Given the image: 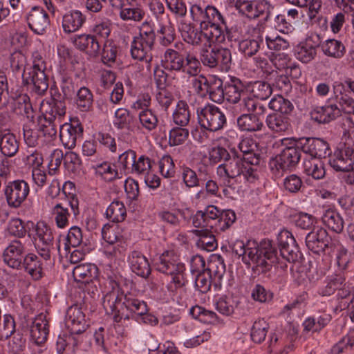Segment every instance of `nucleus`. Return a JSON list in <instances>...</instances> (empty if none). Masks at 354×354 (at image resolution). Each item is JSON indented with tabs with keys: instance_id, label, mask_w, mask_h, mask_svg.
<instances>
[{
	"instance_id": "1",
	"label": "nucleus",
	"mask_w": 354,
	"mask_h": 354,
	"mask_svg": "<svg viewBox=\"0 0 354 354\" xmlns=\"http://www.w3.org/2000/svg\"><path fill=\"white\" fill-rule=\"evenodd\" d=\"M189 12L192 21L199 26L196 28L190 23H180L178 28L182 38L188 44L202 48L201 59L204 66L215 68L216 47L210 50L208 48L225 43V19L216 7L201 3L192 4Z\"/></svg>"
},
{
	"instance_id": "2",
	"label": "nucleus",
	"mask_w": 354,
	"mask_h": 354,
	"mask_svg": "<svg viewBox=\"0 0 354 354\" xmlns=\"http://www.w3.org/2000/svg\"><path fill=\"white\" fill-rule=\"evenodd\" d=\"M102 305L106 314L112 316L114 322L120 323L129 315L141 317L146 315L148 308L146 302L138 299L131 293L124 295L118 283L112 278L104 282Z\"/></svg>"
},
{
	"instance_id": "3",
	"label": "nucleus",
	"mask_w": 354,
	"mask_h": 354,
	"mask_svg": "<svg viewBox=\"0 0 354 354\" xmlns=\"http://www.w3.org/2000/svg\"><path fill=\"white\" fill-rule=\"evenodd\" d=\"M234 254L242 257V261L252 266L253 270L265 272L276 260L277 252L270 243L259 245L254 241L236 240L231 246Z\"/></svg>"
},
{
	"instance_id": "4",
	"label": "nucleus",
	"mask_w": 354,
	"mask_h": 354,
	"mask_svg": "<svg viewBox=\"0 0 354 354\" xmlns=\"http://www.w3.org/2000/svg\"><path fill=\"white\" fill-rule=\"evenodd\" d=\"M216 174L219 180L225 184L229 183L230 179L241 176L249 183H253L257 178V171L252 165L238 156L229 157L218 165Z\"/></svg>"
},
{
	"instance_id": "5",
	"label": "nucleus",
	"mask_w": 354,
	"mask_h": 354,
	"mask_svg": "<svg viewBox=\"0 0 354 354\" xmlns=\"http://www.w3.org/2000/svg\"><path fill=\"white\" fill-rule=\"evenodd\" d=\"M157 270L171 277V285L176 289L183 288L187 283L185 264L179 261L174 250H166L156 263Z\"/></svg>"
},
{
	"instance_id": "6",
	"label": "nucleus",
	"mask_w": 354,
	"mask_h": 354,
	"mask_svg": "<svg viewBox=\"0 0 354 354\" xmlns=\"http://www.w3.org/2000/svg\"><path fill=\"white\" fill-rule=\"evenodd\" d=\"M32 66L24 71L22 74L23 82L26 85L32 84L34 91L41 95L46 93L48 88V80L45 74L46 63L38 52L32 53Z\"/></svg>"
},
{
	"instance_id": "7",
	"label": "nucleus",
	"mask_w": 354,
	"mask_h": 354,
	"mask_svg": "<svg viewBox=\"0 0 354 354\" xmlns=\"http://www.w3.org/2000/svg\"><path fill=\"white\" fill-rule=\"evenodd\" d=\"M162 62L166 69L182 71L189 75H196L200 71L199 61L192 55L184 56L178 51L167 48L162 58Z\"/></svg>"
},
{
	"instance_id": "8",
	"label": "nucleus",
	"mask_w": 354,
	"mask_h": 354,
	"mask_svg": "<svg viewBox=\"0 0 354 354\" xmlns=\"http://www.w3.org/2000/svg\"><path fill=\"white\" fill-rule=\"evenodd\" d=\"M197 115L201 126L211 131L221 129L226 123L225 114L218 107L212 104H207L198 109Z\"/></svg>"
},
{
	"instance_id": "9",
	"label": "nucleus",
	"mask_w": 354,
	"mask_h": 354,
	"mask_svg": "<svg viewBox=\"0 0 354 354\" xmlns=\"http://www.w3.org/2000/svg\"><path fill=\"white\" fill-rule=\"evenodd\" d=\"M234 3L236 10L250 19L263 17L267 19L272 7L266 0H229Z\"/></svg>"
},
{
	"instance_id": "10",
	"label": "nucleus",
	"mask_w": 354,
	"mask_h": 354,
	"mask_svg": "<svg viewBox=\"0 0 354 354\" xmlns=\"http://www.w3.org/2000/svg\"><path fill=\"white\" fill-rule=\"evenodd\" d=\"M50 213L56 226L59 229H65L69 225L71 214L76 216L80 214L79 201L73 196L69 198L66 205L62 203H56L52 207Z\"/></svg>"
},
{
	"instance_id": "11",
	"label": "nucleus",
	"mask_w": 354,
	"mask_h": 354,
	"mask_svg": "<svg viewBox=\"0 0 354 354\" xmlns=\"http://www.w3.org/2000/svg\"><path fill=\"white\" fill-rule=\"evenodd\" d=\"M294 145L286 147L279 155L272 158L269 162L270 169L279 174L289 167L295 166L300 160V146H295V140H293Z\"/></svg>"
},
{
	"instance_id": "12",
	"label": "nucleus",
	"mask_w": 354,
	"mask_h": 354,
	"mask_svg": "<svg viewBox=\"0 0 354 354\" xmlns=\"http://www.w3.org/2000/svg\"><path fill=\"white\" fill-rule=\"evenodd\" d=\"M30 185L24 180L10 181L5 187L4 194L9 207L19 208L30 194Z\"/></svg>"
},
{
	"instance_id": "13",
	"label": "nucleus",
	"mask_w": 354,
	"mask_h": 354,
	"mask_svg": "<svg viewBox=\"0 0 354 354\" xmlns=\"http://www.w3.org/2000/svg\"><path fill=\"white\" fill-rule=\"evenodd\" d=\"M328 162L337 171H354V149L345 147L335 150L330 156Z\"/></svg>"
},
{
	"instance_id": "14",
	"label": "nucleus",
	"mask_w": 354,
	"mask_h": 354,
	"mask_svg": "<svg viewBox=\"0 0 354 354\" xmlns=\"http://www.w3.org/2000/svg\"><path fill=\"white\" fill-rule=\"evenodd\" d=\"M83 128L77 119L66 122L60 127L59 138L65 148L73 149L76 145L77 139L82 136Z\"/></svg>"
},
{
	"instance_id": "15",
	"label": "nucleus",
	"mask_w": 354,
	"mask_h": 354,
	"mask_svg": "<svg viewBox=\"0 0 354 354\" xmlns=\"http://www.w3.org/2000/svg\"><path fill=\"white\" fill-rule=\"evenodd\" d=\"M278 239L283 258L289 262L297 261L300 254L292 234L288 230H283L279 233Z\"/></svg>"
},
{
	"instance_id": "16",
	"label": "nucleus",
	"mask_w": 354,
	"mask_h": 354,
	"mask_svg": "<svg viewBox=\"0 0 354 354\" xmlns=\"http://www.w3.org/2000/svg\"><path fill=\"white\" fill-rule=\"evenodd\" d=\"M301 149L305 153L311 156V158L321 159L329 155L328 143L320 138H302L299 142Z\"/></svg>"
},
{
	"instance_id": "17",
	"label": "nucleus",
	"mask_w": 354,
	"mask_h": 354,
	"mask_svg": "<svg viewBox=\"0 0 354 354\" xmlns=\"http://www.w3.org/2000/svg\"><path fill=\"white\" fill-rule=\"evenodd\" d=\"M247 32L248 37L239 41V50L245 55L251 57L258 52L263 38L259 28L248 26Z\"/></svg>"
},
{
	"instance_id": "18",
	"label": "nucleus",
	"mask_w": 354,
	"mask_h": 354,
	"mask_svg": "<svg viewBox=\"0 0 354 354\" xmlns=\"http://www.w3.org/2000/svg\"><path fill=\"white\" fill-rule=\"evenodd\" d=\"M153 43L148 41L142 38L134 37L131 44V54L134 59L143 62L147 70H150V62L152 56L151 51L152 50Z\"/></svg>"
},
{
	"instance_id": "19",
	"label": "nucleus",
	"mask_w": 354,
	"mask_h": 354,
	"mask_svg": "<svg viewBox=\"0 0 354 354\" xmlns=\"http://www.w3.org/2000/svg\"><path fill=\"white\" fill-rule=\"evenodd\" d=\"M66 326L72 334H79L84 332L86 327L85 315L81 308L77 305L69 307L66 312Z\"/></svg>"
},
{
	"instance_id": "20",
	"label": "nucleus",
	"mask_w": 354,
	"mask_h": 354,
	"mask_svg": "<svg viewBox=\"0 0 354 354\" xmlns=\"http://www.w3.org/2000/svg\"><path fill=\"white\" fill-rule=\"evenodd\" d=\"M73 44L77 49L90 57H96L100 53V42L91 34L75 35L73 38Z\"/></svg>"
},
{
	"instance_id": "21",
	"label": "nucleus",
	"mask_w": 354,
	"mask_h": 354,
	"mask_svg": "<svg viewBox=\"0 0 354 354\" xmlns=\"http://www.w3.org/2000/svg\"><path fill=\"white\" fill-rule=\"evenodd\" d=\"M24 246L19 241H13L4 250L3 259L4 263L13 269L21 268Z\"/></svg>"
},
{
	"instance_id": "22",
	"label": "nucleus",
	"mask_w": 354,
	"mask_h": 354,
	"mask_svg": "<svg viewBox=\"0 0 354 354\" xmlns=\"http://www.w3.org/2000/svg\"><path fill=\"white\" fill-rule=\"evenodd\" d=\"M26 19L30 28L39 35L46 30L50 23L47 13L39 6L32 7Z\"/></svg>"
},
{
	"instance_id": "23",
	"label": "nucleus",
	"mask_w": 354,
	"mask_h": 354,
	"mask_svg": "<svg viewBox=\"0 0 354 354\" xmlns=\"http://www.w3.org/2000/svg\"><path fill=\"white\" fill-rule=\"evenodd\" d=\"M328 243V233L322 227H315L306 235V246L314 253L319 254L323 252Z\"/></svg>"
},
{
	"instance_id": "24",
	"label": "nucleus",
	"mask_w": 354,
	"mask_h": 354,
	"mask_svg": "<svg viewBox=\"0 0 354 354\" xmlns=\"http://www.w3.org/2000/svg\"><path fill=\"white\" fill-rule=\"evenodd\" d=\"M86 16L78 10H73L62 17V27L65 33H72L79 30L86 22Z\"/></svg>"
},
{
	"instance_id": "25",
	"label": "nucleus",
	"mask_w": 354,
	"mask_h": 354,
	"mask_svg": "<svg viewBox=\"0 0 354 354\" xmlns=\"http://www.w3.org/2000/svg\"><path fill=\"white\" fill-rule=\"evenodd\" d=\"M44 120L55 121L60 120L66 113L65 103L61 100L51 99L43 102L41 107Z\"/></svg>"
},
{
	"instance_id": "26",
	"label": "nucleus",
	"mask_w": 354,
	"mask_h": 354,
	"mask_svg": "<svg viewBox=\"0 0 354 354\" xmlns=\"http://www.w3.org/2000/svg\"><path fill=\"white\" fill-rule=\"evenodd\" d=\"M131 270L137 275L147 277L151 273L148 259L139 251H132L128 257Z\"/></svg>"
},
{
	"instance_id": "27",
	"label": "nucleus",
	"mask_w": 354,
	"mask_h": 354,
	"mask_svg": "<svg viewBox=\"0 0 354 354\" xmlns=\"http://www.w3.org/2000/svg\"><path fill=\"white\" fill-rule=\"evenodd\" d=\"M48 332V323L46 316L43 314L37 315L30 329L32 339L37 344H41L47 340Z\"/></svg>"
},
{
	"instance_id": "28",
	"label": "nucleus",
	"mask_w": 354,
	"mask_h": 354,
	"mask_svg": "<svg viewBox=\"0 0 354 354\" xmlns=\"http://www.w3.org/2000/svg\"><path fill=\"white\" fill-rule=\"evenodd\" d=\"M317 45L311 37L299 42L295 48V55L303 63H309L317 55Z\"/></svg>"
},
{
	"instance_id": "29",
	"label": "nucleus",
	"mask_w": 354,
	"mask_h": 354,
	"mask_svg": "<svg viewBox=\"0 0 354 354\" xmlns=\"http://www.w3.org/2000/svg\"><path fill=\"white\" fill-rule=\"evenodd\" d=\"M21 268L34 280H39L43 276V263L35 254L30 253L24 257Z\"/></svg>"
},
{
	"instance_id": "30",
	"label": "nucleus",
	"mask_w": 354,
	"mask_h": 354,
	"mask_svg": "<svg viewBox=\"0 0 354 354\" xmlns=\"http://www.w3.org/2000/svg\"><path fill=\"white\" fill-rule=\"evenodd\" d=\"M98 269L92 263H83L76 266L73 270V276L77 281L85 283L95 279L97 276Z\"/></svg>"
},
{
	"instance_id": "31",
	"label": "nucleus",
	"mask_w": 354,
	"mask_h": 354,
	"mask_svg": "<svg viewBox=\"0 0 354 354\" xmlns=\"http://www.w3.org/2000/svg\"><path fill=\"white\" fill-rule=\"evenodd\" d=\"M19 150V142L10 132H0V151L8 157L14 156Z\"/></svg>"
},
{
	"instance_id": "32",
	"label": "nucleus",
	"mask_w": 354,
	"mask_h": 354,
	"mask_svg": "<svg viewBox=\"0 0 354 354\" xmlns=\"http://www.w3.org/2000/svg\"><path fill=\"white\" fill-rule=\"evenodd\" d=\"M261 115L242 114L237 119V125L243 131H257L263 127L259 116Z\"/></svg>"
},
{
	"instance_id": "33",
	"label": "nucleus",
	"mask_w": 354,
	"mask_h": 354,
	"mask_svg": "<svg viewBox=\"0 0 354 354\" xmlns=\"http://www.w3.org/2000/svg\"><path fill=\"white\" fill-rule=\"evenodd\" d=\"M266 123L270 129L276 133H284L290 128L288 116L281 113H273L268 115Z\"/></svg>"
},
{
	"instance_id": "34",
	"label": "nucleus",
	"mask_w": 354,
	"mask_h": 354,
	"mask_svg": "<svg viewBox=\"0 0 354 354\" xmlns=\"http://www.w3.org/2000/svg\"><path fill=\"white\" fill-rule=\"evenodd\" d=\"M303 168L304 172L306 175L317 180L323 178L326 174L324 164L319 158L305 159L303 162Z\"/></svg>"
},
{
	"instance_id": "35",
	"label": "nucleus",
	"mask_w": 354,
	"mask_h": 354,
	"mask_svg": "<svg viewBox=\"0 0 354 354\" xmlns=\"http://www.w3.org/2000/svg\"><path fill=\"white\" fill-rule=\"evenodd\" d=\"M36 246L39 248L40 244L51 245L53 235L51 228L44 221H39L35 227Z\"/></svg>"
},
{
	"instance_id": "36",
	"label": "nucleus",
	"mask_w": 354,
	"mask_h": 354,
	"mask_svg": "<svg viewBox=\"0 0 354 354\" xmlns=\"http://www.w3.org/2000/svg\"><path fill=\"white\" fill-rule=\"evenodd\" d=\"M239 149L243 156H250L248 158L244 157V159H247V162L250 165H252L259 162V156L257 153V145L253 139L250 138H243L239 144Z\"/></svg>"
},
{
	"instance_id": "37",
	"label": "nucleus",
	"mask_w": 354,
	"mask_h": 354,
	"mask_svg": "<svg viewBox=\"0 0 354 354\" xmlns=\"http://www.w3.org/2000/svg\"><path fill=\"white\" fill-rule=\"evenodd\" d=\"M322 220L324 225L335 232L339 233L344 228L342 217L334 209H326L322 216Z\"/></svg>"
},
{
	"instance_id": "38",
	"label": "nucleus",
	"mask_w": 354,
	"mask_h": 354,
	"mask_svg": "<svg viewBox=\"0 0 354 354\" xmlns=\"http://www.w3.org/2000/svg\"><path fill=\"white\" fill-rule=\"evenodd\" d=\"M324 55L333 58L339 59L345 53V46L341 41L335 39H328L321 45Z\"/></svg>"
},
{
	"instance_id": "39",
	"label": "nucleus",
	"mask_w": 354,
	"mask_h": 354,
	"mask_svg": "<svg viewBox=\"0 0 354 354\" xmlns=\"http://www.w3.org/2000/svg\"><path fill=\"white\" fill-rule=\"evenodd\" d=\"M248 91L253 97L261 100L268 99L272 93L270 84L263 81L251 82L248 86Z\"/></svg>"
},
{
	"instance_id": "40",
	"label": "nucleus",
	"mask_w": 354,
	"mask_h": 354,
	"mask_svg": "<svg viewBox=\"0 0 354 354\" xmlns=\"http://www.w3.org/2000/svg\"><path fill=\"white\" fill-rule=\"evenodd\" d=\"M106 218L114 223L124 221L127 216V210L124 203L120 201H113L106 208Z\"/></svg>"
},
{
	"instance_id": "41",
	"label": "nucleus",
	"mask_w": 354,
	"mask_h": 354,
	"mask_svg": "<svg viewBox=\"0 0 354 354\" xmlns=\"http://www.w3.org/2000/svg\"><path fill=\"white\" fill-rule=\"evenodd\" d=\"M172 118L174 122L178 126L185 127L188 124L190 120V111L185 102L180 100L177 103Z\"/></svg>"
},
{
	"instance_id": "42",
	"label": "nucleus",
	"mask_w": 354,
	"mask_h": 354,
	"mask_svg": "<svg viewBox=\"0 0 354 354\" xmlns=\"http://www.w3.org/2000/svg\"><path fill=\"white\" fill-rule=\"evenodd\" d=\"M120 18L125 21H141L145 16V12L140 6L122 7L119 12Z\"/></svg>"
},
{
	"instance_id": "43",
	"label": "nucleus",
	"mask_w": 354,
	"mask_h": 354,
	"mask_svg": "<svg viewBox=\"0 0 354 354\" xmlns=\"http://www.w3.org/2000/svg\"><path fill=\"white\" fill-rule=\"evenodd\" d=\"M207 272L215 280L221 281L225 273V264L221 256H213L208 262Z\"/></svg>"
},
{
	"instance_id": "44",
	"label": "nucleus",
	"mask_w": 354,
	"mask_h": 354,
	"mask_svg": "<svg viewBox=\"0 0 354 354\" xmlns=\"http://www.w3.org/2000/svg\"><path fill=\"white\" fill-rule=\"evenodd\" d=\"M82 233L81 229L77 226L71 227L64 239V250L66 253L71 252V248L79 246L82 242Z\"/></svg>"
},
{
	"instance_id": "45",
	"label": "nucleus",
	"mask_w": 354,
	"mask_h": 354,
	"mask_svg": "<svg viewBox=\"0 0 354 354\" xmlns=\"http://www.w3.org/2000/svg\"><path fill=\"white\" fill-rule=\"evenodd\" d=\"M118 55V48L111 40H106L104 42L103 48L101 53L102 62L111 66L115 63Z\"/></svg>"
},
{
	"instance_id": "46",
	"label": "nucleus",
	"mask_w": 354,
	"mask_h": 354,
	"mask_svg": "<svg viewBox=\"0 0 354 354\" xmlns=\"http://www.w3.org/2000/svg\"><path fill=\"white\" fill-rule=\"evenodd\" d=\"M196 234L200 236L197 241L198 248L207 250L213 251L217 248V243L214 235L207 230H196Z\"/></svg>"
},
{
	"instance_id": "47",
	"label": "nucleus",
	"mask_w": 354,
	"mask_h": 354,
	"mask_svg": "<svg viewBox=\"0 0 354 354\" xmlns=\"http://www.w3.org/2000/svg\"><path fill=\"white\" fill-rule=\"evenodd\" d=\"M269 325L264 319L256 320L251 330V338L255 343H261L266 339Z\"/></svg>"
},
{
	"instance_id": "48",
	"label": "nucleus",
	"mask_w": 354,
	"mask_h": 354,
	"mask_svg": "<svg viewBox=\"0 0 354 354\" xmlns=\"http://www.w3.org/2000/svg\"><path fill=\"white\" fill-rule=\"evenodd\" d=\"M319 122H329L340 115V109L335 104H326L319 107L317 111Z\"/></svg>"
},
{
	"instance_id": "49",
	"label": "nucleus",
	"mask_w": 354,
	"mask_h": 354,
	"mask_svg": "<svg viewBox=\"0 0 354 354\" xmlns=\"http://www.w3.org/2000/svg\"><path fill=\"white\" fill-rule=\"evenodd\" d=\"M160 35V44L164 46L170 45L175 39L176 33L174 26L170 20L165 24H160V28L158 30Z\"/></svg>"
},
{
	"instance_id": "50",
	"label": "nucleus",
	"mask_w": 354,
	"mask_h": 354,
	"mask_svg": "<svg viewBox=\"0 0 354 354\" xmlns=\"http://www.w3.org/2000/svg\"><path fill=\"white\" fill-rule=\"evenodd\" d=\"M91 35L99 41V39L109 40L111 32V23L109 19H104L97 22L91 28Z\"/></svg>"
},
{
	"instance_id": "51",
	"label": "nucleus",
	"mask_w": 354,
	"mask_h": 354,
	"mask_svg": "<svg viewBox=\"0 0 354 354\" xmlns=\"http://www.w3.org/2000/svg\"><path fill=\"white\" fill-rule=\"evenodd\" d=\"M238 302L232 297H221L216 302V309L222 315L230 316L234 312Z\"/></svg>"
},
{
	"instance_id": "52",
	"label": "nucleus",
	"mask_w": 354,
	"mask_h": 354,
	"mask_svg": "<svg viewBox=\"0 0 354 354\" xmlns=\"http://www.w3.org/2000/svg\"><path fill=\"white\" fill-rule=\"evenodd\" d=\"M216 67L221 71H227L231 66L232 55L229 49L226 48H216Z\"/></svg>"
},
{
	"instance_id": "53",
	"label": "nucleus",
	"mask_w": 354,
	"mask_h": 354,
	"mask_svg": "<svg viewBox=\"0 0 354 354\" xmlns=\"http://www.w3.org/2000/svg\"><path fill=\"white\" fill-rule=\"evenodd\" d=\"M132 120L133 118L127 109L120 108L115 112L113 123L119 129H129Z\"/></svg>"
},
{
	"instance_id": "54",
	"label": "nucleus",
	"mask_w": 354,
	"mask_h": 354,
	"mask_svg": "<svg viewBox=\"0 0 354 354\" xmlns=\"http://www.w3.org/2000/svg\"><path fill=\"white\" fill-rule=\"evenodd\" d=\"M93 103V95L90 90L86 87H82L77 93L76 104L82 111H88Z\"/></svg>"
},
{
	"instance_id": "55",
	"label": "nucleus",
	"mask_w": 354,
	"mask_h": 354,
	"mask_svg": "<svg viewBox=\"0 0 354 354\" xmlns=\"http://www.w3.org/2000/svg\"><path fill=\"white\" fill-rule=\"evenodd\" d=\"M151 159L145 155H142L137 160H135L131 171L132 173L142 177L151 170Z\"/></svg>"
},
{
	"instance_id": "56",
	"label": "nucleus",
	"mask_w": 354,
	"mask_h": 354,
	"mask_svg": "<svg viewBox=\"0 0 354 354\" xmlns=\"http://www.w3.org/2000/svg\"><path fill=\"white\" fill-rule=\"evenodd\" d=\"M139 120L141 125L148 131L156 129L158 124V118L150 109L140 111L139 113Z\"/></svg>"
},
{
	"instance_id": "57",
	"label": "nucleus",
	"mask_w": 354,
	"mask_h": 354,
	"mask_svg": "<svg viewBox=\"0 0 354 354\" xmlns=\"http://www.w3.org/2000/svg\"><path fill=\"white\" fill-rule=\"evenodd\" d=\"M269 108L279 113H287L292 111V105L290 102L281 95L273 97L268 104Z\"/></svg>"
},
{
	"instance_id": "58",
	"label": "nucleus",
	"mask_w": 354,
	"mask_h": 354,
	"mask_svg": "<svg viewBox=\"0 0 354 354\" xmlns=\"http://www.w3.org/2000/svg\"><path fill=\"white\" fill-rule=\"evenodd\" d=\"M242 111L252 113L254 115H263L266 109L261 103L251 97H245L241 103Z\"/></svg>"
},
{
	"instance_id": "59",
	"label": "nucleus",
	"mask_w": 354,
	"mask_h": 354,
	"mask_svg": "<svg viewBox=\"0 0 354 354\" xmlns=\"http://www.w3.org/2000/svg\"><path fill=\"white\" fill-rule=\"evenodd\" d=\"M159 171L165 178H169L174 176L175 165L169 155L163 156L159 160Z\"/></svg>"
},
{
	"instance_id": "60",
	"label": "nucleus",
	"mask_w": 354,
	"mask_h": 354,
	"mask_svg": "<svg viewBox=\"0 0 354 354\" xmlns=\"http://www.w3.org/2000/svg\"><path fill=\"white\" fill-rule=\"evenodd\" d=\"M189 131L185 128H173L169 131V143L171 146L182 145L188 138Z\"/></svg>"
},
{
	"instance_id": "61",
	"label": "nucleus",
	"mask_w": 354,
	"mask_h": 354,
	"mask_svg": "<svg viewBox=\"0 0 354 354\" xmlns=\"http://www.w3.org/2000/svg\"><path fill=\"white\" fill-rule=\"evenodd\" d=\"M266 42L269 49L275 51L286 50L289 48V41L281 36L267 35Z\"/></svg>"
},
{
	"instance_id": "62",
	"label": "nucleus",
	"mask_w": 354,
	"mask_h": 354,
	"mask_svg": "<svg viewBox=\"0 0 354 354\" xmlns=\"http://www.w3.org/2000/svg\"><path fill=\"white\" fill-rule=\"evenodd\" d=\"M102 235L104 240L109 244H114L122 237L121 230L117 225H104L102 229Z\"/></svg>"
},
{
	"instance_id": "63",
	"label": "nucleus",
	"mask_w": 354,
	"mask_h": 354,
	"mask_svg": "<svg viewBox=\"0 0 354 354\" xmlns=\"http://www.w3.org/2000/svg\"><path fill=\"white\" fill-rule=\"evenodd\" d=\"M346 279L342 274H335L331 276L323 293L326 295H330L338 289L342 288L345 285Z\"/></svg>"
},
{
	"instance_id": "64",
	"label": "nucleus",
	"mask_w": 354,
	"mask_h": 354,
	"mask_svg": "<svg viewBox=\"0 0 354 354\" xmlns=\"http://www.w3.org/2000/svg\"><path fill=\"white\" fill-rule=\"evenodd\" d=\"M251 296L256 301L266 303L272 300L273 294L262 285L256 284L252 290Z\"/></svg>"
}]
</instances>
